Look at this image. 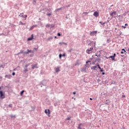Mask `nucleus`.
<instances>
[{
	"instance_id": "f257e3e1",
	"label": "nucleus",
	"mask_w": 129,
	"mask_h": 129,
	"mask_svg": "<svg viewBox=\"0 0 129 129\" xmlns=\"http://www.w3.org/2000/svg\"><path fill=\"white\" fill-rule=\"evenodd\" d=\"M90 63V64H91V60H89L86 62V64H85L84 67L81 69V72H87V69H88V68H89L90 66L89 65V63Z\"/></svg>"
},
{
	"instance_id": "f03ea898",
	"label": "nucleus",
	"mask_w": 129,
	"mask_h": 129,
	"mask_svg": "<svg viewBox=\"0 0 129 129\" xmlns=\"http://www.w3.org/2000/svg\"><path fill=\"white\" fill-rule=\"evenodd\" d=\"M44 10L46 13H47L46 14V16H48L49 17H50V16H52V10H51L50 9H45Z\"/></svg>"
},
{
	"instance_id": "7ed1b4c3",
	"label": "nucleus",
	"mask_w": 129,
	"mask_h": 129,
	"mask_svg": "<svg viewBox=\"0 0 129 129\" xmlns=\"http://www.w3.org/2000/svg\"><path fill=\"white\" fill-rule=\"evenodd\" d=\"M95 56H97V54H95V55H93L92 56V58L90 59V60H93V64H96L95 63H96V61H97V57H95Z\"/></svg>"
},
{
	"instance_id": "20e7f679",
	"label": "nucleus",
	"mask_w": 129,
	"mask_h": 129,
	"mask_svg": "<svg viewBox=\"0 0 129 129\" xmlns=\"http://www.w3.org/2000/svg\"><path fill=\"white\" fill-rule=\"evenodd\" d=\"M93 50V48L90 47V48H88V49H87L86 53H87L88 54H90L91 53H92Z\"/></svg>"
},
{
	"instance_id": "39448f33",
	"label": "nucleus",
	"mask_w": 129,
	"mask_h": 129,
	"mask_svg": "<svg viewBox=\"0 0 129 129\" xmlns=\"http://www.w3.org/2000/svg\"><path fill=\"white\" fill-rule=\"evenodd\" d=\"M32 70H34V69H35V68L38 69L39 68V67H38V64H32Z\"/></svg>"
},
{
	"instance_id": "423d86ee",
	"label": "nucleus",
	"mask_w": 129,
	"mask_h": 129,
	"mask_svg": "<svg viewBox=\"0 0 129 129\" xmlns=\"http://www.w3.org/2000/svg\"><path fill=\"white\" fill-rule=\"evenodd\" d=\"M96 34H97V31H94L90 32V36H95L96 35Z\"/></svg>"
},
{
	"instance_id": "0eeeda50",
	"label": "nucleus",
	"mask_w": 129,
	"mask_h": 129,
	"mask_svg": "<svg viewBox=\"0 0 129 129\" xmlns=\"http://www.w3.org/2000/svg\"><path fill=\"white\" fill-rule=\"evenodd\" d=\"M9 30H7V33H1V34H0V36H8L9 35Z\"/></svg>"
},
{
	"instance_id": "6e6552de",
	"label": "nucleus",
	"mask_w": 129,
	"mask_h": 129,
	"mask_svg": "<svg viewBox=\"0 0 129 129\" xmlns=\"http://www.w3.org/2000/svg\"><path fill=\"white\" fill-rule=\"evenodd\" d=\"M124 53H126V51H125V50H124V49H122V51H121V54H122L121 55V57H123Z\"/></svg>"
},
{
	"instance_id": "1a4fd4ad",
	"label": "nucleus",
	"mask_w": 129,
	"mask_h": 129,
	"mask_svg": "<svg viewBox=\"0 0 129 129\" xmlns=\"http://www.w3.org/2000/svg\"><path fill=\"white\" fill-rule=\"evenodd\" d=\"M34 39V35L32 34L31 36L28 38V41H32Z\"/></svg>"
},
{
	"instance_id": "9d476101",
	"label": "nucleus",
	"mask_w": 129,
	"mask_h": 129,
	"mask_svg": "<svg viewBox=\"0 0 129 129\" xmlns=\"http://www.w3.org/2000/svg\"><path fill=\"white\" fill-rule=\"evenodd\" d=\"M45 112L46 114H47V115H49V114H50V110L45 109Z\"/></svg>"
},
{
	"instance_id": "9b49d317",
	"label": "nucleus",
	"mask_w": 129,
	"mask_h": 129,
	"mask_svg": "<svg viewBox=\"0 0 129 129\" xmlns=\"http://www.w3.org/2000/svg\"><path fill=\"white\" fill-rule=\"evenodd\" d=\"M115 15H116V12H113L110 15V16H111V17H113L114 16H115Z\"/></svg>"
},
{
	"instance_id": "f8f14e48",
	"label": "nucleus",
	"mask_w": 129,
	"mask_h": 129,
	"mask_svg": "<svg viewBox=\"0 0 129 129\" xmlns=\"http://www.w3.org/2000/svg\"><path fill=\"white\" fill-rule=\"evenodd\" d=\"M98 68H99V69L100 70V72H103L104 71V70H103V69H101V68H100V66H99V65H97Z\"/></svg>"
},
{
	"instance_id": "ddd939ff",
	"label": "nucleus",
	"mask_w": 129,
	"mask_h": 129,
	"mask_svg": "<svg viewBox=\"0 0 129 129\" xmlns=\"http://www.w3.org/2000/svg\"><path fill=\"white\" fill-rule=\"evenodd\" d=\"M51 40H53V37H52V36L49 37L46 39V41H47V42H48V41H51Z\"/></svg>"
},
{
	"instance_id": "4468645a",
	"label": "nucleus",
	"mask_w": 129,
	"mask_h": 129,
	"mask_svg": "<svg viewBox=\"0 0 129 129\" xmlns=\"http://www.w3.org/2000/svg\"><path fill=\"white\" fill-rule=\"evenodd\" d=\"M97 67V66H93V67H92L91 68V69L92 70H96V68Z\"/></svg>"
},
{
	"instance_id": "2eb2a0df",
	"label": "nucleus",
	"mask_w": 129,
	"mask_h": 129,
	"mask_svg": "<svg viewBox=\"0 0 129 129\" xmlns=\"http://www.w3.org/2000/svg\"><path fill=\"white\" fill-rule=\"evenodd\" d=\"M77 65H80L79 60H77L75 64V66H77Z\"/></svg>"
},
{
	"instance_id": "dca6fc26",
	"label": "nucleus",
	"mask_w": 129,
	"mask_h": 129,
	"mask_svg": "<svg viewBox=\"0 0 129 129\" xmlns=\"http://www.w3.org/2000/svg\"><path fill=\"white\" fill-rule=\"evenodd\" d=\"M64 56H65V53H63V54H59V59H61V58H62V57H64Z\"/></svg>"
},
{
	"instance_id": "f3484780",
	"label": "nucleus",
	"mask_w": 129,
	"mask_h": 129,
	"mask_svg": "<svg viewBox=\"0 0 129 129\" xmlns=\"http://www.w3.org/2000/svg\"><path fill=\"white\" fill-rule=\"evenodd\" d=\"M82 125V123H80V124H79V126H78V128L79 129H82V127H81Z\"/></svg>"
},
{
	"instance_id": "a211bd4d",
	"label": "nucleus",
	"mask_w": 129,
	"mask_h": 129,
	"mask_svg": "<svg viewBox=\"0 0 129 129\" xmlns=\"http://www.w3.org/2000/svg\"><path fill=\"white\" fill-rule=\"evenodd\" d=\"M60 71V68H57L55 69V72H59Z\"/></svg>"
},
{
	"instance_id": "6ab92c4d",
	"label": "nucleus",
	"mask_w": 129,
	"mask_h": 129,
	"mask_svg": "<svg viewBox=\"0 0 129 129\" xmlns=\"http://www.w3.org/2000/svg\"><path fill=\"white\" fill-rule=\"evenodd\" d=\"M24 71L25 73H27L28 72V71H29V70H28V69H27V68H24Z\"/></svg>"
},
{
	"instance_id": "aec40b11",
	"label": "nucleus",
	"mask_w": 129,
	"mask_h": 129,
	"mask_svg": "<svg viewBox=\"0 0 129 129\" xmlns=\"http://www.w3.org/2000/svg\"><path fill=\"white\" fill-rule=\"evenodd\" d=\"M24 92H25V90H22V91L20 92V95H21V96H23V94H24Z\"/></svg>"
},
{
	"instance_id": "412c9836",
	"label": "nucleus",
	"mask_w": 129,
	"mask_h": 129,
	"mask_svg": "<svg viewBox=\"0 0 129 129\" xmlns=\"http://www.w3.org/2000/svg\"><path fill=\"white\" fill-rule=\"evenodd\" d=\"M93 16L96 17H97V11H96L94 13Z\"/></svg>"
},
{
	"instance_id": "4be33fe9",
	"label": "nucleus",
	"mask_w": 129,
	"mask_h": 129,
	"mask_svg": "<svg viewBox=\"0 0 129 129\" xmlns=\"http://www.w3.org/2000/svg\"><path fill=\"white\" fill-rule=\"evenodd\" d=\"M35 28V25H33L32 26H31L30 29L29 30L31 31L32 30H33V29H34Z\"/></svg>"
},
{
	"instance_id": "5701e85b",
	"label": "nucleus",
	"mask_w": 129,
	"mask_h": 129,
	"mask_svg": "<svg viewBox=\"0 0 129 129\" xmlns=\"http://www.w3.org/2000/svg\"><path fill=\"white\" fill-rule=\"evenodd\" d=\"M108 58H111L112 60H114V57L113 56V55L109 56Z\"/></svg>"
},
{
	"instance_id": "b1692460",
	"label": "nucleus",
	"mask_w": 129,
	"mask_h": 129,
	"mask_svg": "<svg viewBox=\"0 0 129 129\" xmlns=\"http://www.w3.org/2000/svg\"><path fill=\"white\" fill-rule=\"evenodd\" d=\"M1 98H5V95L3 94L0 95Z\"/></svg>"
},
{
	"instance_id": "393cba45",
	"label": "nucleus",
	"mask_w": 129,
	"mask_h": 129,
	"mask_svg": "<svg viewBox=\"0 0 129 129\" xmlns=\"http://www.w3.org/2000/svg\"><path fill=\"white\" fill-rule=\"evenodd\" d=\"M37 4V2H36V0H33V4L36 5Z\"/></svg>"
},
{
	"instance_id": "a878e982",
	"label": "nucleus",
	"mask_w": 129,
	"mask_h": 129,
	"mask_svg": "<svg viewBox=\"0 0 129 129\" xmlns=\"http://www.w3.org/2000/svg\"><path fill=\"white\" fill-rule=\"evenodd\" d=\"M19 25H25V23H23L22 21L19 22Z\"/></svg>"
},
{
	"instance_id": "bb28decb",
	"label": "nucleus",
	"mask_w": 129,
	"mask_h": 129,
	"mask_svg": "<svg viewBox=\"0 0 129 129\" xmlns=\"http://www.w3.org/2000/svg\"><path fill=\"white\" fill-rule=\"evenodd\" d=\"M28 67H29V64H26V65L24 66V68H28Z\"/></svg>"
},
{
	"instance_id": "cd10ccee",
	"label": "nucleus",
	"mask_w": 129,
	"mask_h": 129,
	"mask_svg": "<svg viewBox=\"0 0 129 129\" xmlns=\"http://www.w3.org/2000/svg\"><path fill=\"white\" fill-rule=\"evenodd\" d=\"M99 23H100V24H101L102 26H103L105 24V23H102L101 22H100Z\"/></svg>"
},
{
	"instance_id": "c85d7f7f",
	"label": "nucleus",
	"mask_w": 129,
	"mask_h": 129,
	"mask_svg": "<svg viewBox=\"0 0 129 129\" xmlns=\"http://www.w3.org/2000/svg\"><path fill=\"white\" fill-rule=\"evenodd\" d=\"M0 68H3V69H4V68H5V67H4L3 64H1L0 65Z\"/></svg>"
},
{
	"instance_id": "c756f323",
	"label": "nucleus",
	"mask_w": 129,
	"mask_h": 129,
	"mask_svg": "<svg viewBox=\"0 0 129 129\" xmlns=\"http://www.w3.org/2000/svg\"><path fill=\"white\" fill-rule=\"evenodd\" d=\"M46 28H49V27H51V25H49V24H47V25H46Z\"/></svg>"
},
{
	"instance_id": "7c9ffc66",
	"label": "nucleus",
	"mask_w": 129,
	"mask_h": 129,
	"mask_svg": "<svg viewBox=\"0 0 129 129\" xmlns=\"http://www.w3.org/2000/svg\"><path fill=\"white\" fill-rule=\"evenodd\" d=\"M9 107H13V104H11L9 105Z\"/></svg>"
},
{
	"instance_id": "2f4dec72",
	"label": "nucleus",
	"mask_w": 129,
	"mask_h": 129,
	"mask_svg": "<svg viewBox=\"0 0 129 129\" xmlns=\"http://www.w3.org/2000/svg\"><path fill=\"white\" fill-rule=\"evenodd\" d=\"M4 93L3 92V91H0V95H1L2 94H3Z\"/></svg>"
},
{
	"instance_id": "473e14b6",
	"label": "nucleus",
	"mask_w": 129,
	"mask_h": 129,
	"mask_svg": "<svg viewBox=\"0 0 129 129\" xmlns=\"http://www.w3.org/2000/svg\"><path fill=\"white\" fill-rule=\"evenodd\" d=\"M70 118H71V117H68V118H67V120H69Z\"/></svg>"
},
{
	"instance_id": "72a5a7b5",
	"label": "nucleus",
	"mask_w": 129,
	"mask_h": 129,
	"mask_svg": "<svg viewBox=\"0 0 129 129\" xmlns=\"http://www.w3.org/2000/svg\"><path fill=\"white\" fill-rule=\"evenodd\" d=\"M125 98V95H122V98Z\"/></svg>"
},
{
	"instance_id": "f704fd0d",
	"label": "nucleus",
	"mask_w": 129,
	"mask_h": 129,
	"mask_svg": "<svg viewBox=\"0 0 129 129\" xmlns=\"http://www.w3.org/2000/svg\"><path fill=\"white\" fill-rule=\"evenodd\" d=\"M12 75H13V76H15V75H16V73L13 72V73H12Z\"/></svg>"
},
{
	"instance_id": "c9c22d12",
	"label": "nucleus",
	"mask_w": 129,
	"mask_h": 129,
	"mask_svg": "<svg viewBox=\"0 0 129 129\" xmlns=\"http://www.w3.org/2000/svg\"><path fill=\"white\" fill-rule=\"evenodd\" d=\"M24 54H29V52L25 51V52H24Z\"/></svg>"
},
{
	"instance_id": "e433bc0d",
	"label": "nucleus",
	"mask_w": 129,
	"mask_h": 129,
	"mask_svg": "<svg viewBox=\"0 0 129 129\" xmlns=\"http://www.w3.org/2000/svg\"><path fill=\"white\" fill-rule=\"evenodd\" d=\"M11 117L13 118V117H15V115H10Z\"/></svg>"
},
{
	"instance_id": "4c0bfd02",
	"label": "nucleus",
	"mask_w": 129,
	"mask_h": 129,
	"mask_svg": "<svg viewBox=\"0 0 129 129\" xmlns=\"http://www.w3.org/2000/svg\"><path fill=\"white\" fill-rule=\"evenodd\" d=\"M57 36H61V34H60V33H57Z\"/></svg>"
},
{
	"instance_id": "58836bf2",
	"label": "nucleus",
	"mask_w": 129,
	"mask_h": 129,
	"mask_svg": "<svg viewBox=\"0 0 129 129\" xmlns=\"http://www.w3.org/2000/svg\"><path fill=\"white\" fill-rule=\"evenodd\" d=\"M59 45H63V42H59Z\"/></svg>"
},
{
	"instance_id": "ea45409f",
	"label": "nucleus",
	"mask_w": 129,
	"mask_h": 129,
	"mask_svg": "<svg viewBox=\"0 0 129 129\" xmlns=\"http://www.w3.org/2000/svg\"><path fill=\"white\" fill-rule=\"evenodd\" d=\"M67 45V43H65V42H63V43H62V45Z\"/></svg>"
},
{
	"instance_id": "a19ab883",
	"label": "nucleus",
	"mask_w": 129,
	"mask_h": 129,
	"mask_svg": "<svg viewBox=\"0 0 129 129\" xmlns=\"http://www.w3.org/2000/svg\"><path fill=\"white\" fill-rule=\"evenodd\" d=\"M58 11H60V10H59V9H57L55 10V12H58Z\"/></svg>"
},
{
	"instance_id": "79ce46f5",
	"label": "nucleus",
	"mask_w": 129,
	"mask_h": 129,
	"mask_svg": "<svg viewBox=\"0 0 129 129\" xmlns=\"http://www.w3.org/2000/svg\"><path fill=\"white\" fill-rule=\"evenodd\" d=\"M115 56H116L115 53H114L113 55H112V56L114 57V58L115 57Z\"/></svg>"
},
{
	"instance_id": "37998d69",
	"label": "nucleus",
	"mask_w": 129,
	"mask_h": 129,
	"mask_svg": "<svg viewBox=\"0 0 129 129\" xmlns=\"http://www.w3.org/2000/svg\"><path fill=\"white\" fill-rule=\"evenodd\" d=\"M29 52H32V53H34V51H32V50H29Z\"/></svg>"
},
{
	"instance_id": "c03bdc74",
	"label": "nucleus",
	"mask_w": 129,
	"mask_h": 129,
	"mask_svg": "<svg viewBox=\"0 0 129 129\" xmlns=\"http://www.w3.org/2000/svg\"><path fill=\"white\" fill-rule=\"evenodd\" d=\"M102 75H104L105 73L104 72L102 73Z\"/></svg>"
},
{
	"instance_id": "a18cd8bd",
	"label": "nucleus",
	"mask_w": 129,
	"mask_h": 129,
	"mask_svg": "<svg viewBox=\"0 0 129 129\" xmlns=\"http://www.w3.org/2000/svg\"><path fill=\"white\" fill-rule=\"evenodd\" d=\"M73 94H76V92H74L73 93Z\"/></svg>"
},
{
	"instance_id": "49530a36",
	"label": "nucleus",
	"mask_w": 129,
	"mask_h": 129,
	"mask_svg": "<svg viewBox=\"0 0 129 129\" xmlns=\"http://www.w3.org/2000/svg\"><path fill=\"white\" fill-rule=\"evenodd\" d=\"M83 14H88V13H87V12H84Z\"/></svg>"
},
{
	"instance_id": "de8ad7c7",
	"label": "nucleus",
	"mask_w": 129,
	"mask_h": 129,
	"mask_svg": "<svg viewBox=\"0 0 129 129\" xmlns=\"http://www.w3.org/2000/svg\"><path fill=\"white\" fill-rule=\"evenodd\" d=\"M34 50H38V48H34Z\"/></svg>"
},
{
	"instance_id": "09e8293b",
	"label": "nucleus",
	"mask_w": 129,
	"mask_h": 129,
	"mask_svg": "<svg viewBox=\"0 0 129 129\" xmlns=\"http://www.w3.org/2000/svg\"><path fill=\"white\" fill-rule=\"evenodd\" d=\"M122 28H123L124 29H125L126 27L125 26H122Z\"/></svg>"
},
{
	"instance_id": "8fccbe9b",
	"label": "nucleus",
	"mask_w": 129,
	"mask_h": 129,
	"mask_svg": "<svg viewBox=\"0 0 129 129\" xmlns=\"http://www.w3.org/2000/svg\"><path fill=\"white\" fill-rule=\"evenodd\" d=\"M20 54H21V52H19V53L17 54V55H20Z\"/></svg>"
},
{
	"instance_id": "3c124183",
	"label": "nucleus",
	"mask_w": 129,
	"mask_h": 129,
	"mask_svg": "<svg viewBox=\"0 0 129 129\" xmlns=\"http://www.w3.org/2000/svg\"><path fill=\"white\" fill-rule=\"evenodd\" d=\"M19 17H24L23 15H19Z\"/></svg>"
},
{
	"instance_id": "603ef678",
	"label": "nucleus",
	"mask_w": 129,
	"mask_h": 129,
	"mask_svg": "<svg viewBox=\"0 0 129 129\" xmlns=\"http://www.w3.org/2000/svg\"><path fill=\"white\" fill-rule=\"evenodd\" d=\"M61 9H62V8H58V10L60 11V10H61Z\"/></svg>"
},
{
	"instance_id": "864d4df0",
	"label": "nucleus",
	"mask_w": 129,
	"mask_h": 129,
	"mask_svg": "<svg viewBox=\"0 0 129 129\" xmlns=\"http://www.w3.org/2000/svg\"><path fill=\"white\" fill-rule=\"evenodd\" d=\"M90 100H92V98H90Z\"/></svg>"
},
{
	"instance_id": "5fc2aeb1",
	"label": "nucleus",
	"mask_w": 129,
	"mask_h": 129,
	"mask_svg": "<svg viewBox=\"0 0 129 129\" xmlns=\"http://www.w3.org/2000/svg\"><path fill=\"white\" fill-rule=\"evenodd\" d=\"M29 51H30V50L27 49V52H28V53H29Z\"/></svg>"
},
{
	"instance_id": "6e6d98bb",
	"label": "nucleus",
	"mask_w": 129,
	"mask_h": 129,
	"mask_svg": "<svg viewBox=\"0 0 129 129\" xmlns=\"http://www.w3.org/2000/svg\"><path fill=\"white\" fill-rule=\"evenodd\" d=\"M53 27H54V25H51V28H53Z\"/></svg>"
},
{
	"instance_id": "4d7b16f0",
	"label": "nucleus",
	"mask_w": 129,
	"mask_h": 129,
	"mask_svg": "<svg viewBox=\"0 0 129 129\" xmlns=\"http://www.w3.org/2000/svg\"><path fill=\"white\" fill-rule=\"evenodd\" d=\"M125 26H128L127 24H125Z\"/></svg>"
},
{
	"instance_id": "13d9d810",
	"label": "nucleus",
	"mask_w": 129,
	"mask_h": 129,
	"mask_svg": "<svg viewBox=\"0 0 129 129\" xmlns=\"http://www.w3.org/2000/svg\"><path fill=\"white\" fill-rule=\"evenodd\" d=\"M54 106H56V105H57V104H54Z\"/></svg>"
},
{
	"instance_id": "bf43d9fd",
	"label": "nucleus",
	"mask_w": 129,
	"mask_h": 129,
	"mask_svg": "<svg viewBox=\"0 0 129 129\" xmlns=\"http://www.w3.org/2000/svg\"><path fill=\"white\" fill-rule=\"evenodd\" d=\"M20 53H21V54H22L23 51H21Z\"/></svg>"
},
{
	"instance_id": "052dcab7",
	"label": "nucleus",
	"mask_w": 129,
	"mask_h": 129,
	"mask_svg": "<svg viewBox=\"0 0 129 129\" xmlns=\"http://www.w3.org/2000/svg\"><path fill=\"white\" fill-rule=\"evenodd\" d=\"M54 38L56 39V38H57V36H55Z\"/></svg>"
},
{
	"instance_id": "680f3d73",
	"label": "nucleus",
	"mask_w": 129,
	"mask_h": 129,
	"mask_svg": "<svg viewBox=\"0 0 129 129\" xmlns=\"http://www.w3.org/2000/svg\"><path fill=\"white\" fill-rule=\"evenodd\" d=\"M2 89V87H0V90Z\"/></svg>"
},
{
	"instance_id": "e2e57ef3",
	"label": "nucleus",
	"mask_w": 129,
	"mask_h": 129,
	"mask_svg": "<svg viewBox=\"0 0 129 129\" xmlns=\"http://www.w3.org/2000/svg\"><path fill=\"white\" fill-rule=\"evenodd\" d=\"M115 30H117V28H115Z\"/></svg>"
},
{
	"instance_id": "0e129e2a",
	"label": "nucleus",
	"mask_w": 129,
	"mask_h": 129,
	"mask_svg": "<svg viewBox=\"0 0 129 129\" xmlns=\"http://www.w3.org/2000/svg\"><path fill=\"white\" fill-rule=\"evenodd\" d=\"M25 18H27V15H25Z\"/></svg>"
},
{
	"instance_id": "69168bd1",
	"label": "nucleus",
	"mask_w": 129,
	"mask_h": 129,
	"mask_svg": "<svg viewBox=\"0 0 129 129\" xmlns=\"http://www.w3.org/2000/svg\"><path fill=\"white\" fill-rule=\"evenodd\" d=\"M7 76H8L7 75L5 76V77H7Z\"/></svg>"
},
{
	"instance_id": "338daca9",
	"label": "nucleus",
	"mask_w": 129,
	"mask_h": 129,
	"mask_svg": "<svg viewBox=\"0 0 129 129\" xmlns=\"http://www.w3.org/2000/svg\"><path fill=\"white\" fill-rule=\"evenodd\" d=\"M68 7H70V5H69Z\"/></svg>"
},
{
	"instance_id": "774afa93",
	"label": "nucleus",
	"mask_w": 129,
	"mask_h": 129,
	"mask_svg": "<svg viewBox=\"0 0 129 129\" xmlns=\"http://www.w3.org/2000/svg\"><path fill=\"white\" fill-rule=\"evenodd\" d=\"M128 50L129 51V49H128Z\"/></svg>"
}]
</instances>
